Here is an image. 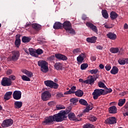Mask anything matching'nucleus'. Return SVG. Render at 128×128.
Listing matches in <instances>:
<instances>
[{"instance_id":"obj_16","label":"nucleus","mask_w":128,"mask_h":128,"mask_svg":"<svg viewBox=\"0 0 128 128\" xmlns=\"http://www.w3.org/2000/svg\"><path fill=\"white\" fill-rule=\"evenodd\" d=\"M22 72L23 74H26V76H27L28 78H32V76H34V74L32 73V72L28 71L26 69L22 70Z\"/></svg>"},{"instance_id":"obj_54","label":"nucleus","mask_w":128,"mask_h":128,"mask_svg":"<svg viewBox=\"0 0 128 128\" xmlns=\"http://www.w3.org/2000/svg\"><path fill=\"white\" fill-rule=\"evenodd\" d=\"M105 68H106V70L108 71V70H110V68H112V67L110 65H106L105 66Z\"/></svg>"},{"instance_id":"obj_61","label":"nucleus","mask_w":128,"mask_h":128,"mask_svg":"<svg viewBox=\"0 0 128 128\" xmlns=\"http://www.w3.org/2000/svg\"><path fill=\"white\" fill-rule=\"evenodd\" d=\"M124 108H126V110H128V103H126L124 106L123 107Z\"/></svg>"},{"instance_id":"obj_14","label":"nucleus","mask_w":128,"mask_h":128,"mask_svg":"<svg viewBox=\"0 0 128 128\" xmlns=\"http://www.w3.org/2000/svg\"><path fill=\"white\" fill-rule=\"evenodd\" d=\"M85 58L86 54H81L80 55H79L78 56L77 58L78 64H82Z\"/></svg>"},{"instance_id":"obj_58","label":"nucleus","mask_w":128,"mask_h":128,"mask_svg":"<svg viewBox=\"0 0 128 128\" xmlns=\"http://www.w3.org/2000/svg\"><path fill=\"white\" fill-rule=\"evenodd\" d=\"M54 102L52 101L48 102V105L49 106H54Z\"/></svg>"},{"instance_id":"obj_18","label":"nucleus","mask_w":128,"mask_h":128,"mask_svg":"<svg viewBox=\"0 0 128 128\" xmlns=\"http://www.w3.org/2000/svg\"><path fill=\"white\" fill-rule=\"evenodd\" d=\"M15 46L18 48L20 46V35L17 34L16 37Z\"/></svg>"},{"instance_id":"obj_59","label":"nucleus","mask_w":128,"mask_h":128,"mask_svg":"<svg viewBox=\"0 0 128 128\" xmlns=\"http://www.w3.org/2000/svg\"><path fill=\"white\" fill-rule=\"evenodd\" d=\"M30 23L27 22L24 26L25 28H30Z\"/></svg>"},{"instance_id":"obj_40","label":"nucleus","mask_w":128,"mask_h":128,"mask_svg":"<svg viewBox=\"0 0 128 128\" xmlns=\"http://www.w3.org/2000/svg\"><path fill=\"white\" fill-rule=\"evenodd\" d=\"M30 40V38L28 37L24 36L22 38V42H28Z\"/></svg>"},{"instance_id":"obj_42","label":"nucleus","mask_w":128,"mask_h":128,"mask_svg":"<svg viewBox=\"0 0 128 128\" xmlns=\"http://www.w3.org/2000/svg\"><path fill=\"white\" fill-rule=\"evenodd\" d=\"M98 86H99V88H106V87L104 83L102 82H98Z\"/></svg>"},{"instance_id":"obj_41","label":"nucleus","mask_w":128,"mask_h":128,"mask_svg":"<svg viewBox=\"0 0 128 128\" xmlns=\"http://www.w3.org/2000/svg\"><path fill=\"white\" fill-rule=\"evenodd\" d=\"M83 128H94L92 124H88L84 126Z\"/></svg>"},{"instance_id":"obj_57","label":"nucleus","mask_w":128,"mask_h":128,"mask_svg":"<svg viewBox=\"0 0 128 128\" xmlns=\"http://www.w3.org/2000/svg\"><path fill=\"white\" fill-rule=\"evenodd\" d=\"M124 30H128V24H126V23L124 24Z\"/></svg>"},{"instance_id":"obj_3","label":"nucleus","mask_w":128,"mask_h":128,"mask_svg":"<svg viewBox=\"0 0 128 128\" xmlns=\"http://www.w3.org/2000/svg\"><path fill=\"white\" fill-rule=\"evenodd\" d=\"M62 26L66 32H68L70 34H76V32H74V30L72 29L70 22L68 21L64 22L63 24H62Z\"/></svg>"},{"instance_id":"obj_39","label":"nucleus","mask_w":128,"mask_h":128,"mask_svg":"<svg viewBox=\"0 0 128 128\" xmlns=\"http://www.w3.org/2000/svg\"><path fill=\"white\" fill-rule=\"evenodd\" d=\"M88 119L90 122H96L98 120V118L94 116H90L89 117H88Z\"/></svg>"},{"instance_id":"obj_19","label":"nucleus","mask_w":128,"mask_h":128,"mask_svg":"<svg viewBox=\"0 0 128 128\" xmlns=\"http://www.w3.org/2000/svg\"><path fill=\"white\" fill-rule=\"evenodd\" d=\"M76 87L73 86L70 90L64 93V94H76Z\"/></svg>"},{"instance_id":"obj_37","label":"nucleus","mask_w":128,"mask_h":128,"mask_svg":"<svg viewBox=\"0 0 128 128\" xmlns=\"http://www.w3.org/2000/svg\"><path fill=\"white\" fill-rule=\"evenodd\" d=\"M22 80H24L26 82H30V77L26 76H25V75L22 76Z\"/></svg>"},{"instance_id":"obj_53","label":"nucleus","mask_w":128,"mask_h":128,"mask_svg":"<svg viewBox=\"0 0 128 128\" xmlns=\"http://www.w3.org/2000/svg\"><path fill=\"white\" fill-rule=\"evenodd\" d=\"M9 78L10 80H16V76L14 75H11L9 76Z\"/></svg>"},{"instance_id":"obj_49","label":"nucleus","mask_w":128,"mask_h":128,"mask_svg":"<svg viewBox=\"0 0 128 128\" xmlns=\"http://www.w3.org/2000/svg\"><path fill=\"white\" fill-rule=\"evenodd\" d=\"M56 97L57 98H64V94L62 92H58L56 94Z\"/></svg>"},{"instance_id":"obj_15","label":"nucleus","mask_w":128,"mask_h":128,"mask_svg":"<svg viewBox=\"0 0 128 128\" xmlns=\"http://www.w3.org/2000/svg\"><path fill=\"white\" fill-rule=\"evenodd\" d=\"M68 118L70 120H76V122H79V120H80V119H78V118H76V115L74 113H70L68 114Z\"/></svg>"},{"instance_id":"obj_32","label":"nucleus","mask_w":128,"mask_h":128,"mask_svg":"<svg viewBox=\"0 0 128 128\" xmlns=\"http://www.w3.org/2000/svg\"><path fill=\"white\" fill-rule=\"evenodd\" d=\"M112 54H118L120 52L118 48H111L110 50Z\"/></svg>"},{"instance_id":"obj_21","label":"nucleus","mask_w":128,"mask_h":128,"mask_svg":"<svg viewBox=\"0 0 128 128\" xmlns=\"http://www.w3.org/2000/svg\"><path fill=\"white\" fill-rule=\"evenodd\" d=\"M94 82V78L92 76H90V78L84 80V84H92Z\"/></svg>"},{"instance_id":"obj_11","label":"nucleus","mask_w":128,"mask_h":128,"mask_svg":"<svg viewBox=\"0 0 128 128\" xmlns=\"http://www.w3.org/2000/svg\"><path fill=\"white\" fill-rule=\"evenodd\" d=\"M12 96L14 100H20L22 98V92L20 91L16 90L14 92Z\"/></svg>"},{"instance_id":"obj_7","label":"nucleus","mask_w":128,"mask_h":128,"mask_svg":"<svg viewBox=\"0 0 128 128\" xmlns=\"http://www.w3.org/2000/svg\"><path fill=\"white\" fill-rule=\"evenodd\" d=\"M50 98H52V94L48 91H45L42 94V100L44 102L48 100Z\"/></svg>"},{"instance_id":"obj_6","label":"nucleus","mask_w":128,"mask_h":128,"mask_svg":"<svg viewBox=\"0 0 128 128\" xmlns=\"http://www.w3.org/2000/svg\"><path fill=\"white\" fill-rule=\"evenodd\" d=\"M12 82L10 78H4L2 80L1 84H2L3 86H10Z\"/></svg>"},{"instance_id":"obj_38","label":"nucleus","mask_w":128,"mask_h":128,"mask_svg":"<svg viewBox=\"0 0 128 128\" xmlns=\"http://www.w3.org/2000/svg\"><path fill=\"white\" fill-rule=\"evenodd\" d=\"M79 102L80 104H82V106H88V102L86 100H84V99H80L79 100Z\"/></svg>"},{"instance_id":"obj_5","label":"nucleus","mask_w":128,"mask_h":128,"mask_svg":"<svg viewBox=\"0 0 128 128\" xmlns=\"http://www.w3.org/2000/svg\"><path fill=\"white\" fill-rule=\"evenodd\" d=\"M44 84L46 86H48L51 88H58V84L50 80L44 81Z\"/></svg>"},{"instance_id":"obj_4","label":"nucleus","mask_w":128,"mask_h":128,"mask_svg":"<svg viewBox=\"0 0 128 128\" xmlns=\"http://www.w3.org/2000/svg\"><path fill=\"white\" fill-rule=\"evenodd\" d=\"M104 90L102 89H96L92 93L93 98L94 100H98L100 96H104Z\"/></svg>"},{"instance_id":"obj_28","label":"nucleus","mask_w":128,"mask_h":128,"mask_svg":"<svg viewBox=\"0 0 128 128\" xmlns=\"http://www.w3.org/2000/svg\"><path fill=\"white\" fill-rule=\"evenodd\" d=\"M14 106L15 108H20L22 106V102L16 101L14 103Z\"/></svg>"},{"instance_id":"obj_12","label":"nucleus","mask_w":128,"mask_h":128,"mask_svg":"<svg viewBox=\"0 0 128 128\" xmlns=\"http://www.w3.org/2000/svg\"><path fill=\"white\" fill-rule=\"evenodd\" d=\"M12 60L13 62H16V60H18V58H20V52L18 51H12Z\"/></svg>"},{"instance_id":"obj_29","label":"nucleus","mask_w":128,"mask_h":128,"mask_svg":"<svg viewBox=\"0 0 128 128\" xmlns=\"http://www.w3.org/2000/svg\"><path fill=\"white\" fill-rule=\"evenodd\" d=\"M54 68L57 70H62V64L60 62H56L54 64Z\"/></svg>"},{"instance_id":"obj_45","label":"nucleus","mask_w":128,"mask_h":128,"mask_svg":"<svg viewBox=\"0 0 128 128\" xmlns=\"http://www.w3.org/2000/svg\"><path fill=\"white\" fill-rule=\"evenodd\" d=\"M56 110H64V108H66V107H64V105H57L56 106Z\"/></svg>"},{"instance_id":"obj_20","label":"nucleus","mask_w":128,"mask_h":128,"mask_svg":"<svg viewBox=\"0 0 128 128\" xmlns=\"http://www.w3.org/2000/svg\"><path fill=\"white\" fill-rule=\"evenodd\" d=\"M108 112L110 114H116L118 112V108L116 106H112L109 108Z\"/></svg>"},{"instance_id":"obj_34","label":"nucleus","mask_w":128,"mask_h":128,"mask_svg":"<svg viewBox=\"0 0 128 128\" xmlns=\"http://www.w3.org/2000/svg\"><path fill=\"white\" fill-rule=\"evenodd\" d=\"M104 88L105 90H104V92H103L104 96V94H110V92H112V90L110 88H108L106 86Z\"/></svg>"},{"instance_id":"obj_2","label":"nucleus","mask_w":128,"mask_h":128,"mask_svg":"<svg viewBox=\"0 0 128 128\" xmlns=\"http://www.w3.org/2000/svg\"><path fill=\"white\" fill-rule=\"evenodd\" d=\"M38 66L40 67L41 71L42 72H48V64L46 60H40L38 61Z\"/></svg>"},{"instance_id":"obj_25","label":"nucleus","mask_w":128,"mask_h":128,"mask_svg":"<svg viewBox=\"0 0 128 128\" xmlns=\"http://www.w3.org/2000/svg\"><path fill=\"white\" fill-rule=\"evenodd\" d=\"M108 38H110V40H114L116 38V34L112 33V32H109L106 34Z\"/></svg>"},{"instance_id":"obj_24","label":"nucleus","mask_w":128,"mask_h":128,"mask_svg":"<svg viewBox=\"0 0 128 128\" xmlns=\"http://www.w3.org/2000/svg\"><path fill=\"white\" fill-rule=\"evenodd\" d=\"M30 54L32 56H35L38 58V54H36V50H34L32 48H29L28 49Z\"/></svg>"},{"instance_id":"obj_35","label":"nucleus","mask_w":128,"mask_h":128,"mask_svg":"<svg viewBox=\"0 0 128 128\" xmlns=\"http://www.w3.org/2000/svg\"><path fill=\"white\" fill-rule=\"evenodd\" d=\"M125 103H126V98L120 99L118 100V106H122Z\"/></svg>"},{"instance_id":"obj_50","label":"nucleus","mask_w":128,"mask_h":128,"mask_svg":"<svg viewBox=\"0 0 128 128\" xmlns=\"http://www.w3.org/2000/svg\"><path fill=\"white\" fill-rule=\"evenodd\" d=\"M70 102L72 104H76V102H78V100L76 98H72L70 100Z\"/></svg>"},{"instance_id":"obj_51","label":"nucleus","mask_w":128,"mask_h":128,"mask_svg":"<svg viewBox=\"0 0 128 128\" xmlns=\"http://www.w3.org/2000/svg\"><path fill=\"white\" fill-rule=\"evenodd\" d=\"M119 53V54H120V56H122V54H124V50L121 48L119 52H118Z\"/></svg>"},{"instance_id":"obj_56","label":"nucleus","mask_w":128,"mask_h":128,"mask_svg":"<svg viewBox=\"0 0 128 128\" xmlns=\"http://www.w3.org/2000/svg\"><path fill=\"white\" fill-rule=\"evenodd\" d=\"M96 48L97 50H102V48H104V46H97Z\"/></svg>"},{"instance_id":"obj_62","label":"nucleus","mask_w":128,"mask_h":128,"mask_svg":"<svg viewBox=\"0 0 128 128\" xmlns=\"http://www.w3.org/2000/svg\"><path fill=\"white\" fill-rule=\"evenodd\" d=\"M124 116H128V110L125 113L123 114Z\"/></svg>"},{"instance_id":"obj_27","label":"nucleus","mask_w":128,"mask_h":128,"mask_svg":"<svg viewBox=\"0 0 128 128\" xmlns=\"http://www.w3.org/2000/svg\"><path fill=\"white\" fill-rule=\"evenodd\" d=\"M32 28L36 30H40L42 28V26L38 24L34 23L32 24Z\"/></svg>"},{"instance_id":"obj_48","label":"nucleus","mask_w":128,"mask_h":128,"mask_svg":"<svg viewBox=\"0 0 128 128\" xmlns=\"http://www.w3.org/2000/svg\"><path fill=\"white\" fill-rule=\"evenodd\" d=\"M104 26L106 28H112L114 26L112 24H104Z\"/></svg>"},{"instance_id":"obj_47","label":"nucleus","mask_w":128,"mask_h":128,"mask_svg":"<svg viewBox=\"0 0 128 128\" xmlns=\"http://www.w3.org/2000/svg\"><path fill=\"white\" fill-rule=\"evenodd\" d=\"M92 110V107H90V106H88L84 110V112H90V110Z\"/></svg>"},{"instance_id":"obj_10","label":"nucleus","mask_w":128,"mask_h":128,"mask_svg":"<svg viewBox=\"0 0 128 128\" xmlns=\"http://www.w3.org/2000/svg\"><path fill=\"white\" fill-rule=\"evenodd\" d=\"M86 26L90 28L92 32H96V34H98V27L94 25L92 23H90V22H88L86 23Z\"/></svg>"},{"instance_id":"obj_55","label":"nucleus","mask_w":128,"mask_h":128,"mask_svg":"<svg viewBox=\"0 0 128 128\" xmlns=\"http://www.w3.org/2000/svg\"><path fill=\"white\" fill-rule=\"evenodd\" d=\"M12 74V70H8L6 72V74H8V76H10V74Z\"/></svg>"},{"instance_id":"obj_33","label":"nucleus","mask_w":128,"mask_h":128,"mask_svg":"<svg viewBox=\"0 0 128 128\" xmlns=\"http://www.w3.org/2000/svg\"><path fill=\"white\" fill-rule=\"evenodd\" d=\"M75 94L76 96L82 98V96H84V92L82 90H78L76 92Z\"/></svg>"},{"instance_id":"obj_26","label":"nucleus","mask_w":128,"mask_h":128,"mask_svg":"<svg viewBox=\"0 0 128 128\" xmlns=\"http://www.w3.org/2000/svg\"><path fill=\"white\" fill-rule=\"evenodd\" d=\"M118 16V14H116V12L114 11H112L110 13V18L111 20H116V18H117Z\"/></svg>"},{"instance_id":"obj_13","label":"nucleus","mask_w":128,"mask_h":128,"mask_svg":"<svg viewBox=\"0 0 128 128\" xmlns=\"http://www.w3.org/2000/svg\"><path fill=\"white\" fill-rule=\"evenodd\" d=\"M55 56L56 58L60 60H68V57H66V56L60 54H55Z\"/></svg>"},{"instance_id":"obj_43","label":"nucleus","mask_w":128,"mask_h":128,"mask_svg":"<svg viewBox=\"0 0 128 128\" xmlns=\"http://www.w3.org/2000/svg\"><path fill=\"white\" fill-rule=\"evenodd\" d=\"M89 72H90L91 74H96L98 72V69L90 70Z\"/></svg>"},{"instance_id":"obj_22","label":"nucleus","mask_w":128,"mask_h":128,"mask_svg":"<svg viewBox=\"0 0 128 128\" xmlns=\"http://www.w3.org/2000/svg\"><path fill=\"white\" fill-rule=\"evenodd\" d=\"M12 92H8L6 93L4 96V98L6 100H8L12 98Z\"/></svg>"},{"instance_id":"obj_60","label":"nucleus","mask_w":128,"mask_h":128,"mask_svg":"<svg viewBox=\"0 0 128 128\" xmlns=\"http://www.w3.org/2000/svg\"><path fill=\"white\" fill-rule=\"evenodd\" d=\"M99 68H101L102 70L103 68H104V64H100L99 65Z\"/></svg>"},{"instance_id":"obj_31","label":"nucleus","mask_w":128,"mask_h":128,"mask_svg":"<svg viewBox=\"0 0 128 128\" xmlns=\"http://www.w3.org/2000/svg\"><path fill=\"white\" fill-rule=\"evenodd\" d=\"M118 72V68L116 66H114L110 70L112 74H116Z\"/></svg>"},{"instance_id":"obj_46","label":"nucleus","mask_w":128,"mask_h":128,"mask_svg":"<svg viewBox=\"0 0 128 128\" xmlns=\"http://www.w3.org/2000/svg\"><path fill=\"white\" fill-rule=\"evenodd\" d=\"M36 54H44V51L40 48H38V50H36Z\"/></svg>"},{"instance_id":"obj_8","label":"nucleus","mask_w":128,"mask_h":128,"mask_svg":"<svg viewBox=\"0 0 128 128\" xmlns=\"http://www.w3.org/2000/svg\"><path fill=\"white\" fill-rule=\"evenodd\" d=\"M14 124V120L12 119H7L4 120L2 124V128H8L10 126Z\"/></svg>"},{"instance_id":"obj_63","label":"nucleus","mask_w":128,"mask_h":128,"mask_svg":"<svg viewBox=\"0 0 128 128\" xmlns=\"http://www.w3.org/2000/svg\"><path fill=\"white\" fill-rule=\"evenodd\" d=\"M79 82H84V80H82V78H80Z\"/></svg>"},{"instance_id":"obj_30","label":"nucleus","mask_w":128,"mask_h":128,"mask_svg":"<svg viewBox=\"0 0 128 128\" xmlns=\"http://www.w3.org/2000/svg\"><path fill=\"white\" fill-rule=\"evenodd\" d=\"M118 64H120L122 65L126 64H128V58L119 60H118Z\"/></svg>"},{"instance_id":"obj_36","label":"nucleus","mask_w":128,"mask_h":128,"mask_svg":"<svg viewBox=\"0 0 128 128\" xmlns=\"http://www.w3.org/2000/svg\"><path fill=\"white\" fill-rule=\"evenodd\" d=\"M102 16H104V18H108V12L106 10H102Z\"/></svg>"},{"instance_id":"obj_64","label":"nucleus","mask_w":128,"mask_h":128,"mask_svg":"<svg viewBox=\"0 0 128 128\" xmlns=\"http://www.w3.org/2000/svg\"><path fill=\"white\" fill-rule=\"evenodd\" d=\"M50 58H51L52 60H54V56H50Z\"/></svg>"},{"instance_id":"obj_44","label":"nucleus","mask_w":128,"mask_h":128,"mask_svg":"<svg viewBox=\"0 0 128 128\" xmlns=\"http://www.w3.org/2000/svg\"><path fill=\"white\" fill-rule=\"evenodd\" d=\"M88 66V64H83L80 66V68L82 70H86Z\"/></svg>"},{"instance_id":"obj_17","label":"nucleus","mask_w":128,"mask_h":128,"mask_svg":"<svg viewBox=\"0 0 128 128\" xmlns=\"http://www.w3.org/2000/svg\"><path fill=\"white\" fill-rule=\"evenodd\" d=\"M96 40H98V38L95 36H93L91 38H88L86 40L88 42H90V44H95L96 42Z\"/></svg>"},{"instance_id":"obj_1","label":"nucleus","mask_w":128,"mask_h":128,"mask_svg":"<svg viewBox=\"0 0 128 128\" xmlns=\"http://www.w3.org/2000/svg\"><path fill=\"white\" fill-rule=\"evenodd\" d=\"M66 111L54 114L53 116H50L45 118L44 120L42 122L43 126H46L52 124V122H62L65 118H66Z\"/></svg>"},{"instance_id":"obj_23","label":"nucleus","mask_w":128,"mask_h":128,"mask_svg":"<svg viewBox=\"0 0 128 128\" xmlns=\"http://www.w3.org/2000/svg\"><path fill=\"white\" fill-rule=\"evenodd\" d=\"M53 28L54 30H60L62 28V24L60 22H56L54 24Z\"/></svg>"},{"instance_id":"obj_52","label":"nucleus","mask_w":128,"mask_h":128,"mask_svg":"<svg viewBox=\"0 0 128 128\" xmlns=\"http://www.w3.org/2000/svg\"><path fill=\"white\" fill-rule=\"evenodd\" d=\"M72 52L73 54H78V52H80V48H76Z\"/></svg>"},{"instance_id":"obj_9","label":"nucleus","mask_w":128,"mask_h":128,"mask_svg":"<svg viewBox=\"0 0 128 128\" xmlns=\"http://www.w3.org/2000/svg\"><path fill=\"white\" fill-rule=\"evenodd\" d=\"M105 124H116V118L114 116L109 117L105 120Z\"/></svg>"}]
</instances>
